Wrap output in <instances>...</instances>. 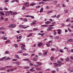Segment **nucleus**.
<instances>
[{
    "instance_id": "30",
    "label": "nucleus",
    "mask_w": 73,
    "mask_h": 73,
    "mask_svg": "<svg viewBox=\"0 0 73 73\" xmlns=\"http://www.w3.org/2000/svg\"><path fill=\"white\" fill-rule=\"evenodd\" d=\"M25 6H23V7L22 8V10H25Z\"/></svg>"
},
{
    "instance_id": "55",
    "label": "nucleus",
    "mask_w": 73,
    "mask_h": 73,
    "mask_svg": "<svg viewBox=\"0 0 73 73\" xmlns=\"http://www.w3.org/2000/svg\"><path fill=\"white\" fill-rule=\"evenodd\" d=\"M51 72L53 73H56V71L55 70H53V71H51Z\"/></svg>"
},
{
    "instance_id": "19",
    "label": "nucleus",
    "mask_w": 73,
    "mask_h": 73,
    "mask_svg": "<svg viewBox=\"0 0 73 73\" xmlns=\"http://www.w3.org/2000/svg\"><path fill=\"white\" fill-rule=\"evenodd\" d=\"M69 41H70V42H73V39H69Z\"/></svg>"
},
{
    "instance_id": "25",
    "label": "nucleus",
    "mask_w": 73,
    "mask_h": 73,
    "mask_svg": "<svg viewBox=\"0 0 73 73\" xmlns=\"http://www.w3.org/2000/svg\"><path fill=\"white\" fill-rule=\"evenodd\" d=\"M23 60L24 61H28L29 60V59L28 58L24 59Z\"/></svg>"
},
{
    "instance_id": "51",
    "label": "nucleus",
    "mask_w": 73,
    "mask_h": 73,
    "mask_svg": "<svg viewBox=\"0 0 73 73\" xmlns=\"http://www.w3.org/2000/svg\"><path fill=\"white\" fill-rule=\"evenodd\" d=\"M59 38L60 37H59V36H56L55 37V38H58V39H59Z\"/></svg>"
},
{
    "instance_id": "9",
    "label": "nucleus",
    "mask_w": 73,
    "mask_h": 73,
    "mask_svg": "<svg viewBox=\"0 0 73 73\" xmlns=\"http://www.w3.org/2000/svg\"><path fill=\"white\" fill-rule=\"evenodd\" d=\"M4 20L5 22H7V21H8V18H5Z\"/></svg>"
},
{
    "instance_id": "41",
    "label": "nucleus",
    "mask_w": 73,
    "mask_h": 73,
    "mask_svg": "<svg viewBox=\"0 0 73 73\" xmlns=\"http://www.w3.org/2000/svg\"><path fill=\"white\" fill-rule=\"evenodd\" d=\"M5 54H8L9 53V52L6 51L5 52Z\"/></svg>"
},
{
    "instance_id": "4",
    "label": "nucleus",
    "mask_w": 73,
    "mask_h": 73,
    "mask_svg": "<svg viewBox=\"0 0 73 73\" xmlns=\"http://www.w3.org/2000/svg\"><path fill=\"white\" fill-rule=\"evenodd\" d=\"M57 31H58V34L59 35H61V30L60 29H58Z\"/></svg>"
},
{
    "instance_id": "63",
    "label": "nucleus",
    "mask_w": 73,
    "mask_h": 73,
    "mask_svg": "<svg viewBox=\"0 0 73 73\" xmlns=\"http://www.w3.org/2000/svg\"><path fill=\"white\" fill-rule=\"evenodd\" d=\"M50 70V69L49 68L48 69H46V71H49V70Z\"/></svg>"
},
{
    "instance_id": "56",
    "label": "nucleus",
    "mask_w": 73,
    "mask_h": 73,
    "mask_svg": "<svg viewBox=\"0 0 73 73\" xmlns=\"http://www.w3.org/2000/svg\"><path fill=\"white\" fill-rule=\"evenodd\" d=\"M52 24H56V22H53L52 23Z\"/></svg>"
},
{
    "instance_id": "20",
    "label": "nucleus",
    "mask_w": 73,
    "mask_h": 73,
    "mask_svg": "<svg viewBox=\"0 0 73 73\" xmlns=\"http://www.w3.org/2000/svg\"><path fill=\"white\" fill-rule=\"evenodd\" d=\"M53 59H54V57L53 56H52L50 57V60L51 61H53Z\"/></svg>"
},
{
    "instance_id": "49",
    "label": "nucleus",
    "mask_w": 73,
    "mask_h": 73,
    "mask_svg": "<svg viewBox=\"0 0 73 73\" xmlns=\"http://www.w3.org/2000/svg\"><path fill=\"white\" fill-rule=\"evenodd\" d=\"M66 26L67 27H70V25L68 24V25H67Z\"/></svg>"
},
{
    "instance_id": "47",
    "label": "nucleus",
    "mask_w": 73,
    "mask_h": 73,
    "mask_svg": "<svg viewBox=\"0 0 73 73\" xmlns=\"http://www.w3.org/2000/svg\"><path fill=\"white\" fill-rule=\"evenodd\" d=\"M46 46H48V47H49L50 46V44H46Z\"/></svg>"
},
{
    "instance_id": "36",
    "label": "nucleus",
    "mask_w": 73,
    "mask_h": 73,
    "mask_svg": "<svg viewBox=\"0 0 73 73\" xmlns=\"http://www.w3.org/2000/svg\"><path fill=\"white\" fill-rule=\"evenodd\" d=\"M28 27H29V26H27L26 27H23V28L24 29H26V28H28Z\"/></svg>"
},
{
    "instance_id": "32",
    "label": "nucleus",
    "mask_w": 73,
    "mask_h": 73,
    "mask_svg": "<svg viewBox=\"0 0 73 73\" xmlns=\"http://www.w3.org/2000/svg\"><path fill=\"white\" fill-rule=\"evenodd\" d=\"M70 21V19H68L66 20V22H68V21Z\"/></svg>"
},
{
    "instance_id": "37",
    "label": "nucleus",
    "mask_w": 73,
    "mask_h": 73,
    "mask_svg": "<svg viewBox=\"0 0 73 73\" xmlns=\"http://www.w3.org/2000/svg\"><path fill=\"white\" fill-rule=\"evenodd\" d=\"M36 24V23H35V22H33V23L31 24V25H35Z\"/></svg>"
},
{
    "instance_id": "52",
    "label": "nucleus",
    "mask_w": 73,
    "mask_h": 73,
    "mask_svg": "<svg viewBox=\"0 0 73 73\" xmlns=\"http://www.w3.org/2000/svg\"><path fill=\"white\" fill-rule=\"evenodd\" d=\"M53 26H54V25H52L50 26H48V27H53Z\"/></svg>"
},
{
    "instance_id": "59",
    "label": "nucleus",
    "mask_w": 73,
    "mask_h": 73,
    "mask_svg": "<svg viewBox=\"0 0 73 73\" xmlns=\"http://www.w3.org/2000/svg\"><path fill=\"white\" fill-rule=\"evenodd\" d=\"M9 67H12V66H5V68H9Z\"/></svg>"
},
{
    "instance_id": "44",
    "label": "nucleus",
    "mask_w": 73,
    "mask_h": 73,
    "mask_svg": "<svg viewBox=\"0 0 73 73\" xmlns=\"http://www.w3.org/2000/svg\"><path fill=\"white\" fill-rule=\"evenodd\" d=\"M18 52L19 53H23V52L22 51H19Z\"/></svg>"
},
{
    "instance_id": "15",
    "label": "nucleus",
    "mask_w": 73,
    "mask_h": 73,
    "mask_svg": "<svg viewBox=\"0 0 73 73\" xmlns=\"http://www.w3.org/2000/svg\"><path fill=\"white\" fill-rule=\"evenodd\" d=\"M0 69L1 70H5V69H6V68H0Z\"/></svg>"
},
{
    "instance_id": "35",
    "label": "nucleus",
    "mask_w": 73,
    "mask_h": 73,
    "mask_svg": "<svg viewBox=\"0 0 73 73\" xmlns=\"http://www.w3.org/2000/svg\"><path fill=\"white\" fill-rule=\"evenodd\" d=\"M33 65L35 67H38V66L37 65L34 64Z\"/></svg>"
},
{
    "instance_id": "8",
    "label": "nucleus",
    "mask_w": 73,
    "mask_h": 73,
    "mask_svg": "<svg viewBox=\"0 0 73 73\" xmlns=\"http://www.w3.org/2000/svg\"><path fill=\"white\" fill-rule=\"evenodd\" d=\"M15 56L16 58H18V59H19V58H20L19 57V56L16 54L15 55Z\"/></svg>"
},
{
    "instance_id": "10",
    "label": "nucleus",
    "mask_w": 73,
    "mask_h": 73,
    "mask_svg": "<svg viewBox=\"0 0 73 73\" xmlns=\"http://www.w3.org/2000/svg\"><path fill=\"white\" fill-rule=\"evenodd\" d=\"M36 70H37L38 71H40V70H41V68H36Z\"/></svg>"
},
{
    "instance_id": "50",
    "label": "nucleus",
    "mask_w": 73,
    "mask_h": 73,
    "mask_svg": "<svg viewBox=\"0 0 73 73\" xmlns=\"http://www.w3.org/2000/svg\"><path fill=\"white\" fill-rule=\"evenodd\" d=\"M56 33H57V32H54V36L56 35Z\"/></svg>"
},
{
    "instance_id": "53",
    "label": "nucleus",
    "mask_w": 73,
    "mask_h": 73,
    "mask_svg": "<svg viewBox=\"0 0 73 73\" xmlns=\"http://www.w3.org/2000/svg\"><path fill=\"white\" fill-rule=\"evenodd\" d=\"M32 34H30L28 36H27V37H30V36H32Z\"/></svg>"
},
{
    "instance_id": "45",
    "label": "nucleus",
    "mask_w": 73,
    "mask_h": 73,
    "mask_svg": "<svg viewBox=\"0 0 73 73\" xmlns=\"http://www.w3.org/2000/svg\"><path fill=\"white\" fill-rule=\"evenodd\" d=\"M57 62L58 63H61V61H60V60H58L57 61Z\"/></svg>"
},
{
    "instance_id": "34",
    "label": "nucleus",
    "mask_w": 73,
    "mask_h": 73,
    "mask_svg": "<svg viewBox=\"0 0 73 73\" xmlns=\"http://www.w3.org/2000/svg\"><path fill=\"white\" fill-rule=\"evenodd\" d=\"M53 11H50L47 12V13H52Z\"/></svg>"
},
{
    "instance_id": "39",
    "label": "nucleus",
    "mask_w": 73,
    "mask_h": 73,
    "mask_svg": "<svg viewBox=\"0 0 73 73\" xmlns=\"http://www.w3.org/2000/svg\"><path fill=\"white\" fill-rule=\"evenodd\" d=\"M25 69H29V66H26V67H25Z\"/></svg>"
},
{
    "instance_id": "33",
    "label": "nucleus",
    "mask_w": 73,
    "mask_h": 73,
    "mask_svg": "<svg viewBox=\"0 0 73 73\" xmlns=\"http://www.w3.org/2000/svg\"><path fill=\"white\" fill-rule=\"evenodd\" d=\"M60 16H61L60 15H58L56 17V18H58V19H59V17H60Z\"/></svg>"
},
{
    "instance_id": "6",
    "label": "nucleus",
    "mask_w": 73,
    "mask_h": 73,
    "mask_svg": "<svg viewBox=\"0 0 73 73\" xmlns=\"http://www.w3.org/2000/svg\"><path fill=\"white\" fill-rule=\"evenodd\" d=\"M38 59L37 58H33V61H37Z\"/></svg>"
},
{
    "instance_id": "23",
    "label": "nucleus",
    "mask_w": 73,
    "mask_h": 73,
    "mask_svg": "<svg viewBox=\"0 0 73 73\" xmlns=\"http://www.w3.org/2000/svg\"><path fill=\"white\" fill-rule=\"evenodd\" d=\"M37 64L38 65L40 66V65H41V63L38 62L37 63Z\"/></svg>"
},
{
    "instance_id": "57",
    "label": "nucleus",
    "mask_w": 73,
    "mask_h": 73,
    "mask_svg": "<svg viewBox=\"0 0 73 73\" xmlns=\"http://www.w3.org/2000/svg\"><path fill=\"white\" fill-rule=\"evenodd\" d=\"M58 65H59L58 66H59V67H61V64H58Z\"/></svg>"
},
{
    "instance_id": "7",
    "label": "nucleus",
    "mask_w": 73,
    "mask_h": 73,
    "mask_svg": "<svg viewBox=\"0 0 73 73\" xmlns=\"http://www.w3.org/2000/svg\"><path fill=\"white\" fill-rule=\"evenodd\" d=\"M36 3H32L31 4H30V5H31V6H32V7H33V6H34V5H36Z\"/></svg>"
},
{
    "instance_id": "5",
    "label": "nucleus",
    "mask_w": 73,
    "mask_h": 73,
    "mask_svg": "<svg viewBox=\"0 0 73 73\" xmlns=\"http://www.w3.org/2000/svg\"><path fill=\"white\" fill-rule=\"evenodd\" d=\"M53 64H54V65L55 67H56V66L57 67H58V65L57 63H53Z\"/></svg>"
},
{
    "instance_id": "61",
    "label": "nucleus",
    "mask_w": 73,
    "mask_h": 73,
    "mask_svg": "<svg viewBox=\"0 0 73 73\" xmlns=\"http://www.w3.org/2000/svg\"><path fill=\"white\" fill-rule=\"evenodd\" d=\"M4 9H5V10H6V11H7L8 10V9L7 8L5 7V8H4Z\"/></svg>"
},
{
    "instance_id": "22",
    "label": "nucleus",
    "mask_w": 73,
    "mask_h": 73,
    "mask_svg": "<svg viewBox=\"0 0 73 73\" xmlns=\"http://www.w3.org/2000/svg\"><path fill=\"white\" fill-rule=\"evenodd\" d=\"M5 29V28L4 27H1L0 28V29L1 30H3V29Z\"/></svg>"
},
{
    "instance_id": "54",
    "label": "nucleus",
    "mask_w": 73,
    "mask_h": 73,
    "mask_svg": "<svg viewBox=\"0 0 73 73\" xmlns=\"http://www.w3.org/2000/svg\"><path fill=\"white\" fill-rule=\"evenodd\" d=\"M38 54L39 55V56H41V55H42V54L40 52L38 53Z\"/></svg>"
},
{
    "instance_id": "16",
    "label": "nucleus",
    "mask_w": 73,
    "mask_h": 73,
    "mask_svg": "<svg viewBox=\"0 0 73 73\" xmlns=\"http://www.w3.org/2000/svg\"><path fill=\"white\" fill-rule=\"evenodd\" d=\"M43 8L42 7L40 9V12L41 13L42 12H43Z\"/></svg>"
},
{
    "instance_id": "17",
    "label": "nucleus",
    "mask_w": 73,
    "mask_h": 73,
    "mask_svg": "<svg viewBox=\"0 0 73 73\" xmlns=\"http://www.w3.org/2000/svg\"><path fill=\"white\" fill-rule=\"evenodd\" d=\"M24 25H20L19 26L20 28H23L24 27Z\"/></svg>"
},
{
    "instance_id": "18",
    "label": "nucleus",
    "mask_w": 73,
    "mask_h": 73,
    "mask_svg": "<svg viewBox=\"0 0 73 73\" xmlns=\"http://www.w3.org/2000/svg\"><path fill=\"white\" fill-rule=\"evenodd\" d=\"M69 61V58H66V62Z\"/></svg>"
},
{
    "instance_id": "26",
    "label": "nucleus",
    "mask_w": 73,
    "mask_h": 73,
    "mask_svg": "<svg viewBox=\"0 0 73 73\" xmlns=\"http://www.w3.org/2000/svg\"><path fill=\"white\" fill-rule=\"evenodd\" d=\"M23 56H28V54H23Z\"/></svg>"
},
{
    "instance_id": "2",
    "label": "nucleus",
    "mask_w": 73,
    "mask_h": 73,
    "mask_svg": "<svg viewBox=\"0 0 73 73\" xmlns=\"http://www.w3.org/2000/svg\"><path fill=\"white\" fill-rule=\"evenodd\" d=\"M42 44H43L41 42H40L38 44V46H41Z\"/></svg>"
},
{
    "instance_id": "12",
    "label": "nucleus",
    "mask_w": 73,
    "mask_h": 73,
    "mask_svg": "<svg viewBox=\"0 0 73 73\" xmlns=\"http://www.w3.org/2000/svg\"><path fill=\"white\" fill-rule=\"evenodd\" d=\"M25 5L26 7H28L29 6V4L28 3H25Z\"/></svg>"
},
{
    "instance_id": "31",
    "label": "nucleus",
    "mask_w": 73,
    "mask_h": 73,
    "mask_svg": "<svg viewBox=\"0 0 73 73\" xmlns=\"http://www.w3.org/2000/svg\"><path fill=\"white\" fill-rule=\"evenodd\" d=\"M14 46L15 47V48H17L18 47V46H17V45L16 44H15L14 45Z\"/></svg>"
},
{
    "instance_id": "14",
    "label": "nucleus",
    "mask_w": 73,
    "mask_h": 73,
    "mask_svg": "<svg viewBox=\"0 0 73 73\" xmlns=\"http://www.w3.org/2000/svg\"><path fill=\"white\" fill-rule=\"evenodd\" d=\"M47 54V52H44V53H43V56H45Z\"/></svg>"
},
{
    "instance_id": "62",
    "label": "nucleus",
    "mask_w": 73,
    "mask_h": 73,
    "mask_svg": "<svg viewBox=\"0 0 73 73\" xmlns=\"http://www.w3.org/2000/svg\"><path fill=\"white\" fill-rule=\"evenodd\" d=\"M68 29L69 32H72V30H70V29H69V28H68Z\"/></svg>"
},
{
    "instance_id": "11",
    "label": "nucleus",
    "mask_w": 73,
    "mask_h": 73,
    "mask_svg": "<svg viewBox=\"0 0 73 73\" xmlns=\"http://www.w3.org/2000/svg\"><path fill=\"white\" fill-rule=\"evenodd\" d=\"M41 27H48V25H42L41 26Z\"/></svg>"
},
{
    "instance_id": "38",
    "label": "nucleus",
    "mask_w": 73,
    "mask_h": 73,
    "mask_svg": "<svg viewBox=\"0 0 73 73\" xmlns=\"http://www.w3.org/2000/svg\"><path fill=\"white\" fill-rule=\"evenodd\" d=\"M30 17H31L32 19H35V17L33 16H30Z\"/></svg>"
},
{
    "instance_id": "24",
    "label": "nucleus",
    "mask_w": 73,
    "mask_h": 73,
    "mask_svg": "<svg viewBox=\"0 0 73 73\" xmlns=\"http://www.w3.org/2000/svg\"><path fill=\"white\" fill-rule=\"evenodd\" d=\"M50 23V22H49V21H47V22H45V23L46 24H49Z\"/></svg>"
},
{
    "instance_id": "58",
    "label": "nucleus",
    "mask_w": 73,
    "mask_h": 73,
    "mask_svg": "<svg viewBox=\"0 0 73 73\" xmlns=\"http://www.w3.org/2000/svg\"><path fill=\"white\" fill-rule=\"evenodd\" d=\"M33 68H32L30 69V71H33Z\"/></svg>"
},
{
    "instance_id": "48",
    "label": "nucleus",
    "mask_w": 73,
    "mask_h": 73,
    "mask_svg": "<svg viewBox=\"0 0 73 73\" xmlns=\"http://www.w3.org/2000/svg\"><path fill=\"white\" fill-rule=\"evenodd\" d=\"M64 12H65V13H68V11L67 10H66L64 11Z\"/></svg>"
},
{
    "instance_id": "21",
    "label": "nucleus",
    "mask_w": 73,
    "mask_h": 73,
    "mask_svg": "<svg viewBox=\"0 0 73 73\" xmlns=\"http://www.w3.org/2000/svg\"><path fill=\"white\" fill-rule=\"evenodd\" d=\"M17 13L16 12H14L13 13V15H17Z\"/></svg>"
},
{
    "instance_id": "64",
    "label": "nucleus",
    "mask_w": 73,
    "mask_h": 73,
    "mask_svg": "<svg viewBox=\"0 0 73 73\" xmlns=\"http://www.w3.org/2000/svg\"><path fill=\"white\" fill-rule=\"evenodd\" d=\"M46 8L47 9H49V6H47L46 7Z\"/></svg>"
},
{
    "instance_id": "43",
    "label": "nucleus",
    "mask_w": 73,
    "mask_h": 73,
    "mask_svg": "<svg viewBox=\"0 0 73 73\" xmlns=\"http://www.w3.org/2000/svg\"><path fill=\"white\" fill-rule=\"evenodd\" d=\"M21 48H22V49L23 50L24 49V47L23 46H21Z\"/></svg>"
},
{
    "instance_id": "28",
    "label": "nucleus",
    "mask_w": 73,
    "mask_h": 73,
    "mask_svg": "<svg viewBox=\"0 0 73 73\" xmlns=\"http://www.w3.org/2000/svg\"><path fill=\"white\" fill-rule=\"evenodd\" d=\"M15 63L16 64H17V65H20V63H19V62H16Z\"/></svg>"
},
{
    "instance_id": "1",
    "label": "nucleus",
    "mask_w": 73,
    "mask_h": 73,
    "mask_svg": "<svg viewBox=\"0 0 73 73\" xmlns=\"http://www.w3.org/2000/svg\"><path fill=\"white\" fill-rule=\"evenodd\" d=\"M9 27L13 28L14 27H16V25L13 24H10L9 25Z\"/></svg>"
},
{
    "instance_id": "40",
    "label": "nucleus",
    "mask_w": 73,
    "mask_h": 73,
    "mask_svg": "<svg viewBox=\"0 0 73 73\" xmlns=\"http://www.w3.org/2000/svg\"><path fill=\"white\" fill-rule=\"evenodd\" d=\"M10 59H11V58H7L6 59H5V60H10Z\"/></svg>"
},
{
    "instance_id": "13",
    "label": "nucleus",
    "mask_w": 73,
    "mask_h": 73,
    "mask_svg": "<svg viewBox=\"0 0 73 73\" xmlns=\"http://www.w3.org/2000/svg\"><path fill=\"white\" fill-rule=\"evenodd\" d=\"M0 14L1 15H2V16H4V13H3V12H0Z\"/></svg>"
},
{
    "instance_id": "3",
    "label": "nucleus",
    "mask_w": 73,
    "mask_h": 73,
    "mask_svg": "<svg viewBox=\"0 0 73 73\" xmlns=\"http://www.w3.org/2000/svg\"><path fill=\"white\" fill-rule=\"evenodd\" d=\"M53 28L52 27H49L47 29V31H49L51 29H53Z\"/></svg>"
},
{
    "instance_id": "46",
    "label": "nucleus",
    "mask_w": 73,
    "mask_h": 73,
    "mask_svg": "<svg viewBox=\"0 0 73 73\" xmlns=\"http://www.w3.org/2000/svg\"><path fill=\"white\" fill-rule=\"evenodd\" d=\"M40 4H44V2L43 1L40 2Z\"/></svg>"
},
{
    "instance_id": "27",
    "label": "nucleus",
    "mask_w": 73,
    "mask_h": 73,
    "mask_svg": "<svg viewBox=\"0 0 73 73\" xmlns=\"http://www.w3.org/2000/svg\"><path fill=\"white\" fill-rule=\"evenodd\" d=\"M33 30L35 31H38V29L36 28H34L33 29Z\"/></svg>"
},
{
    "instance_id": "60",
    "label": "nucleus",
    "mask_w": 73,
    "mask_h": 73,
    "mask_svg": "<svg viewBox=\"0 0 73 73\" xmlns=\"http://www.w3.org/2000/svg\"><path fill=\"white\" fill-rule=\"evenodd\" d=\"M19 39H21V36H19Z\"/></svg>"
},
{
    "instance_id": "29",
    "label": "nucleus",
    "mask_w": 73,
    "mask_h": 73,
    "mask_svg": "<svg viewBox=\"0 0 73 73\" xmlns=\"http://www.w3.org/2000/svg\"><path fill=\"white\" fill-rule=\"evenodd\" d=\"M13 61H17V59H13L12 60Z\"/></svg>"
},
{
    "instance_id": "42",
    "label": "nucleus",
    "mask_w": 73,
    "mask_h": 73,
    "mask_svg": "<svg viewBox=\"0 0 73 73\" xmlns=\"http://www.w3.org/2000/svg\"><path fill=\"white\" fill-rule=\"evenodd\" d=\"M24 21H28L27 19L26 18L24 19Z\"/></svg>"
}]
</instances>
